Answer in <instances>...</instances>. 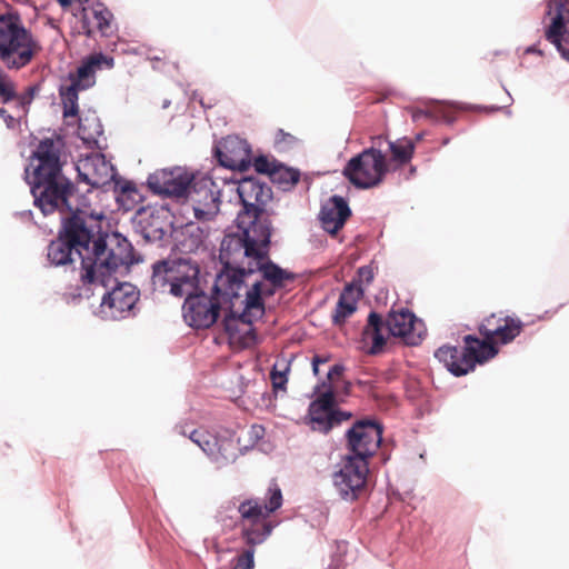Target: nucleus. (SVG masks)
I'll use <instances>...</instances> for the list:
<instances>
[{
    "mask_svg": "<svg viewBox=\"0 0 569 569\" xmlns=\"http://www.w3.org/2000/svg\"><path fill=\"white\" fill-rule=\"evenodd\" d=\"M24 172L34 204L44 216L64 207L71 212L70 218H62L63 229L48 247V259L52 264H67L73 261L74 254L79 256L82 286L96 288L108 286L113 273L134 262L132 246L124 237L113 233L107 239H93L94 226L88 220L104 219L102 211L87 206L72 210L70 182L61 174L59 151L52 140L39 143Z\"/></svg>",
    "mask_w": 569,
    "mask_h": 569,
    "instance_id": "obj_1",
    "label": "nucleus"
},
{
    "mask_svg": "<svg viewBox=\"0 0 569 569\" xmlns=\"http://www.w3.org/2000/svg\"><path fill=\"white\" fill-rule=\"evenodd\" d=\"M522 323L518 319L492 315L480 326L483 341L467 336L463 351L456 347L443 346L436 351L435 357L455 376L467 375L475 369L476 363H483L498 353L495 343L510 342L520 333Z\"/></svg>",
    "mask_w": 569,
    "mask_h": 569,
    "instance_id": "obj_2",
    "label": "nucleus"
},
{
    "mask_svg": "<svg viewBox=\"0 0 569 569\" xmlns=\"http://www.w3.org/2000/svg\"><path fill=\"white\" fill-rule=\"evenodd\" d=\"M220 259L226 270L217 277L216 293L237 298L246 278L254 274V267H260V250L251 247L241 232L230 233L221 242Z\"/></svg>",
    "mask_w": 569,
    "mask_h": 569,
    "instance_id": "obj_3",
    "label": "nucleus"
},
{
    "mask_svg": "<svg viewBox=\"0 0 569 569\" xmlns=\"http://www.w3.org/2000/svg\"><path fill=\"white\" fill-rule=\"evenodd\" d=\"M260 282H252V290L247 291L244 298L241 297V292L237 298L218 295L220 301L230 303V311L226 315L223 325L230 345L233 347L247 348L256 342L252 323L264 312L260 301Z\"/></svg>",
    "mask_w": 569,
    "mask_h": 569,
    "instance_id": "obj_4",
    "label": "nucleus"
},
{
    "mask_svg": "<svg viewBox=\"0 0 569 569\" xmlns=\"http://www.w3.org/2000/svg\"><path fill=\"white\" fill-rule=\"evenodd\" d=\"M38 50L37 41L18 17L0 16V60L8 69L23 68Z\"/></svg>",
    "mask_w": 569,
    "mask_h": 569,
    "instance_id": "obj_5",
    "label": "nucleus"
},
{
    "mask_svg": "<svg viewBox=\"0 0 569 569\" xmlns=\"http://www.w3.org/2000/svg\"><path fill=\"white\" fill-rule=\"evenodd\" d=\"M343 367L335 365L327 373L328 382L316 388L317 398L310 403L309 420L313 430L328 432L333 426L350 418V415L336 409L335 393L342 376Z\"/></svg>",
    "mask_w": 569,
    "mask_h": 569,
    "instance_id": "obj_6",
    "label": "nucleus"
},
{
    "mask_svg": "<svg viewBox=\"0 0 569 569\" xmlns=\"http://www.w3.org/2000/svg\"><path fill=\"white\" fill-rule=\"evenodd\" d=\"M152 283L156 288H169L176 297L191 296L198 291L199 267L190 259L158 262L153 266Z\"/></svg>",
    "mask_w": 569,
    "mask_h": 569,
    "instance_id": "obj_7",
    "label": "nucleus"
},
{
    "mask_svg": "<svg viewBox=\"0 0 569 569\" xmlns=\"http://www.w3.org/2000/svg\"><path fill=\"white\" fill-rule=\"evenodd\" d=\"M111 68L113 59L102 53H94L86 59L76 73L69 74V84H62L60 97L63 106V117L67 124H71L78 114V92L89 89L96 83L94 73L102 66Z\"/></svg>",
    "mask_w": 569,
    "mask_h": 569,
    "instance_id": "obj_8",
    "label": "nucleus"
},
{
    "mask_svg": "<svg viewBox=\"0 0 569 569\" xmlns=\"http://www.w3.org/2000/svg\"><path fill=\"white\" fill-rule=\"evenodd\" d=\"M282 505L281 490L271 486L268 490V502L262 506L258 501L249 500L240 505L239 512L246 521L243 535L247 543L254 546L264 541L271 533V526L267 518Z\"/></svg>",
    "mask_w": 569,
    "mask_h": 569,
    "instance_id": "obj_9",
    "label": "nucleus"
},
{
    "mask_svg": "<svg viewBox=\"0 0 569 569\" xmlns=\"http://www.w3.org/2000/svg\"><path fill=\"white\" fill-rule=\"evenodd\" d=\"M134 259V263L139 260ZM133 264V262H132ZM129 263L124 268L119 269L112 274L111 282L104 288L111 287L117 283L110 291L103 295L99 306L98 315L102 319L120 320L133 313L134 306L139 299V291L129 282H117V274H123L128 271Z\"/></svg>",
    "mask_w": 569,
    "mask_h": 569,
    "instance_id": "obj_10",
    "label": "nucleus"
},
{
    "mask_svg": "<svg viewBox=\"0 0 569 569\" xmlns=\"http://www.w3.org/2000/svg\"><path fill=\"white\" fill-rule=\"evenodd\" d=\"M386 170L385 156L379 150L368 149L348 162L343 174L356 187L366 189L378 184Z\"/></svg>",
    "mask_w": 569,
    "mask_h": 569,
    "instance_id": "obj_11",
    "label": "nucleus"
},
{
    "mask_svg": "<svg viewBox=\"0 0 569 569\" xmlns=\"http://www.w3.org/2000/svg\"><path fill=\"white\" fill-rule=\"evenodd\" d=\"M369 472L368 461L347 456L333 473V486L342 499L352 501L363 491Z\"/></svg>",
    "mask_w": 569,
    "mask_h": 569,
    "instance_id": "obj_12",
    "label": "nucleus"
},
{
    "mask_svg": "<svg viewBox=\"0 0 569 569\" xmlns=\"http://www.w3.org/2000/svg\"><path fill=\"white\" fill-rule=\"evenodd\" d=\"M192 182L187 196L194 217L200 222L211 221L219 212L220 190L209 177L194 178Z\"/></svg>",
    "mask_w": 569,
    "mask_h": 569,
    "instance_id": "obj_13",
    "label": "nucleus"
},
{
    "mask_svg": "<svg viewBox=\"0 0 569 569\" xmlns=\"http://www.w3.org/2000/svg\"><path fill=\"white\" fill-rule=\"evenodd\" d=\"M547 14L550 24L546 30V38L569 62V0H550Z\"/></svg>",
    "mask_w": 569,
    "mask_h": 569,
    "instance_id": "obj_14",
    "label": "nucleus"
},
{
    "mask_svg": "<svg viewBox=\"0 0 569 569\" xmlns=\"http://www.w3.org/2000/svg\"><path fill=\"white\" fill-rule=\"evenodd\" d=\"M194 176L184 167L166 168L154 171L148 177V186L157 193L181 197L184 196Z\"/></svg>",
    "mask_w": 569,
    "mask_h": 569,
    "instance_id": "obj_15",
    "label": "nucleus"
},
{
    "mask_svg": "<svg viewBox=\"0 0 569 569\" xmlns=\"http://www.w3.org/2000/svg\"><path fill=\"white\" fill-rule=\"evenodd\" d=\"M348 446L352 457L367 460L379 448L382 439V429L375 421H358L347 433Z\"/></svg>",
    "mask_w": 569,
    "mask_h": 569,
    "instance_id": "obj_16",
    "label": "nucleus"
},
{
    "mask_svg": "<svg viewBox=\"0 0 569 569\" xmlns=\"http://www.w3.org/2000/svg\"><path fill=\"white\" fill-rule=\"evenodd\" d=\"M76 170L82 182L94 188H101L114 181L113 166L101 153L80 156Z\"/></svg>",
    "mask_w": 569,
    "mask_h": 569,
    "instance_id": "obj_17",
    "label": "nucleus"
},
{
    "mask_svg": "<svg viewBox=\"0 0 569 569\" xmlns=\"http://www.w3.org/2000/svg\"><path fill=\"white\" fill-rule=\"evenodd\" d=\"M190 439L214 462L218 467L233 461L237 457V442L232 437L218 439L206 430H194Z\"/></svg>",
    "mask_w": 569,
    "mask_h": 569,
    "instance_id": "obj_18",
    "label": "nucleus"
},
{
    "mask_svg": "<svg viewBox=\"0 0 569 569\" xmlns=\"http://www.w3.org/2000/svg\"><path fill=\"white\" fill-rule=\"evenodd\" d=\"M182 312L184 321L190 327L209 328L218 318V303L207 295L196 292L186 298Z\"/></svg>",
    "mask_w": 569,
    "mask_h": 569,
    "instance_id": "obj_19",
    "label": "nucleus"
},
{
    "mask_svg": "<svg viewBox=\"0 0 569 569\" xmlns=\"http://www.w3.org/2000/svg\"><path fill=\"white\" fill-rule=\"evenodd\" d=\"M216 156L221 166L244 171L251 163V149L246 140L229 136L222 139L214 148Z\"/></svg>",
    "mask_w": 569,
    "mask_h": 569,
    "instance_id": "obj_20",
    "label": "nucleus"
},
{
    "mask_svg": "<svg viewBox=\"0 0 569 569\" xmlns=\"http://www.w3.org/2000/svg\"><path fill=\"white\" fill-rule=\"evenodd\" d=\"M386 327L393 337L401 338L407 345H418L426 333L423 322L408 310L392 311L389 313Z\"/></svg>",
    "mask_w": 569,
    "mask_h": 569,
    "instance_id": "obj_21",
    "label": "nucleus"
},
{
    "mask_svg": "<svg viewBox=\"0 0 569 569\" xmlns=\"http://www.w3.org/2000/svg\"><path fill=\"white\" fill-rule=\"evenodd\" d=\"M234 187L238 197L243 206V211L247 216L256 217V213L270 200V189L252 178H243Z\"/></svg>",
    "mask_w": 569,
    "mask_h": 569,
    "instance_id": "obj_22",
    "label": "nucleus"
},
{
    "mask_svg": "<svg viewBox=\"0 0 569 569\" xmlns=\"http://www.w3.org/2000/svg\"><path fill=\"white\" fill-rule=\"evenodd\" d=\"M237 223L247 242L251 247L260 250V258L264 256V249L268 246L271 236L268 223L258 220L257 216H247L246 213L238 214Z\"/></svg>",
    "mask_w": 569,
    "mask_h": 569,
    "instance_id": "obj_23",
    "label": "nucleus"
},
{
    "mask_svg": "<svg viewBox=\"0 0 569 569\" xmlns=\"http://www.w3.org/2000/svg\"><path fill=\"white\" fill-rule=\"evenodd\" d=\"M350 216V209L343 198L333 196L321 208L320 222L325 231L336 234Z\"/></svg>",
    "mask_w": 569,
    "mask_h": 569,
    "instance_id": "obj_24",
    "label": "nucleus"
},
{
    "mask_svg": "<svg viewBox=\"0 0 569 569\" xmlns=\"http://www.w3.org/2000/svg\"><path fill=\"white\" fill-rule=\"evenodd\" d=\"M111 12L102 3L83 9V28L88 36L96 30L107 34L111 29Z\"/></svg>",
    "mask_w": 569,
    "mask_h": 569,
    "instance_id": "obj_25",
    "label": "nucleus"
},
{
    "mask_svg": "<svg viewBox=\"0 0 569 569\" xmlns=\"http://www.w3.org/2000/svg\"><path fill=\"white\" fill-rule=\"evenodd\" d=\"M383 330L385 323L381 321V318L375 312L370 313L368 325L362 333V341L365 346H369V353L375 355L383 349L387 339Z\"/></svg>",
    "mask_w": 569,
    "mask_h": 569,
    "instance_id": "obj_26",
    "label": "nucleus"
},
{
    "mask_svg": "<svg viewBox=\"0 0 569 569\" xmlns=\"http://www.w3.org/2000/svg\"><path fill=\"white\" fill-rule=\"evenodd\" d=\"M362 296V289L357 284H349L342 291L337 303L335 321L343 322L357 310V302Z\"/></svg>",
    "mask_w": 569,
    "mask_h": 569,
    "instance_id": "obj_27",
    "label": "nucleus"
},
{
    "mask_svg": "<svg viewBox=\"0 0 569 569\" xmlns=\"http://www.w3.org/2000/svg\"><path fill=\"white\" fill-rule=\"evenodd\" d=\"M263 257L264 256H262L260 258V267H258V268L254 267V272L257 270L261 271L263 280H258L256 278L253 279V274L249 279L246 278L244 283H243V289H242V291H244L246 295H247V291L252 290V282H254V281L261 283V286H260V297H261L262 293H264V287L267 286V282H270V284H272V286H279L282 283V281L284 279V272L279 267H277L274 264H263L262 263Z\"/></svg>",
    "mask_w": 569,
    "mask_h": 569,
    "instance_id": "obj_28",
    "label": "nucleus"
},
{
    "mask_svg": "<svg viewBox=\"0 0 569 569\" xmlns=\"http://www.w3.org/2000/svg\"><path fill=\"white\" fill-rule=\"evenodd\" d=\"M78 136L87 144L96 143L102 133L101 123L94 112L82 114L78 119Z\"/></svg>",
    "mask_w": 569,
    "mask_h": 569,
    "instance_id": "obj_29",
    "label": "nucleus"
},
{
    "mask_svg": "<svg viewBox=\"0 0 569 569\" xmlns=\"http://www.w3.org/2000/svg\"><path fill=\"white\" fill-rule=\"evenodd\" d=\"M183 236H184V238L181 241L183 251L194 252L201 246L204 244V242L209 236V230L201 228L196 222H190L186 226Z\"/></svg>",
    "mask_w": 569,
    "mask_h": 569,
    "instance_id": "obj_30",
    "label": "nucleus"
},
{
    "mask_svg": "<svg viewBox=\"0 0 569 569\" xmlns=\"http://www.w3.org/2000/svg\"><path fill=\"white\" fill-rule=\"evenodd\" d=\"M290 370V365L286 359H278L270 372V379L272 382L273 390L284 391L286 385L288 382V373Z\"/></svg>",
    "mask_w": 569,
    "mask_h": 569,
    "instance_id": "obj_31",
    "label": "nucleus"
},
{
    "mask_svg": "<svg viewBox=\"0 0 569 569\" xmlns=\"http://www.w3.org/2000/svg\"><path fill=\"white\" fill-rule=\"evenodd\" d=\"M392 159L399 163L408 162L413 153L415 146L409 139H399L389 143Z\"/></svg>",
    "mask_w": 569,
    "mask_h": 569,
    "instance_id": "obj_32",
    "label": "nucleus"
},
{
    "mask_svg": "<svg viewBox=\"0 0 569 569\" xmlns=\"http://www.w3.org/2000/svg\"><path fill=\"white\" fill-rule=\"evenodd\" d=\"M114 183L116 189L120 191V193L117 196L118 203L126 209H130L131 204L134 203L139 197L134 186L131 182L120 183L114 181Z\"/></svg>",
    "mask_w": 569,
    "mask_h": 569,
    "instance_id": "obj_33",
    "label": "nucleus"
},
{
    "mask_svg": "<svg viewBox=\"0 0 569 569\" xmlns=\"http://www.w3.org/2000/svg\"><path fill=\"white\" fill-rule=\"evenodd\" d=\"M279 162H277L274 159L268 158L266 156L257 157L253 161V167L257 172L259 173H267L271 178L273 177L274 172H277Z\"/></svg>",
    "mask_w": 569,
    "mask_h": 569,
    "instance_id": "obj_34",
    "label": "nucleus"
},
{
    "mask_svg": "<svg viewBox=\"0 0 569 569\" xmlns=\"http://www.w3.org/2000/svg\"><path fill=\"white\" fill-rule=\"evenodd\" d=\"M272 179L280 183L295 184L299 180V172L279 163Z\"/></svg>",
    "mask_w": 569,
    "mask_h": 569,
    "instance_id": "obj_35",
    "label": "nucleus"
},
{
    "mask_svg": "<svg viewBox=\"0 0 569 569\" xmlns=\"http://www.w3.org/2000/svg\"><path fill=\"white\" fill-rule=\"evenodd\" d=\"M16 96L14 84L6 73L0 70V97L9 101Z\"/></svg>",
    "mask_w": 569,
    "mask_h": 569,
    "instance_id": "obj_36",
    "label": "nucleus"
},
{
    "mask_svg": "<svg viewBox=\"0 0 569 569\" xmlns=\"http://www.w3.org/2000/svg\"><path fill=\"white\" fill-rule=\"evenodd\" d=\"M254 567V550L248 549L242 555L234 559L232 569H253Z\"/></svg>",
    "mask_w": 569,
    "mask_h": 569,
    "instance_id": "obj_37",
    "label": "nucleus"
},
{
    "mask_svg": "<svg viewBox=\"0 0 569 569\" xmlns=\"http://www.w3.org/2000/svg\"><path fill=\"white\" fill-rule=\"evenodd\" d=\"M274 142L280 149H287L295 142V137L289 133H284L282 130H279L276 134Z\"/></svg>",
    "mask_w": 569,
    "mask_h": 569,
    "instance_id": "obj_38",
    "label": "nucleus"
},
{
    "mask_svg": "<svg viewBox=\"0 0 569 569\" xmlns=\"http://www.w3.org/2000/svg\"><path fill=\"white\" fill-rule=\"evenodd\" d=\"M359 277L361 280H365L366 282H370L373 278V272H372L371 268L362 267L359 269Z\"/></svg>",
    "mask_w": 569,
    "mask_h": 569,
    "instance_id": "obj_39",
    "label": "nucleus"
},
{
    "mask_svg": "<svg viewBox=\"0 0 569 569\" xmlns=\"http://www.w3.org/2000/svg\"><path fill=\"white\" fill-rule=\"evenodd\" d=\"M327 361H328V358H326V357L315 356L313 359H312V370H313V373L318 375L319 365L320 363H325Z\"/></svg>",
    "mask_w": 569,
    "mask_h": 569,
    "instance_id": "obj_40",
    "label": "nucleus"
},
{
    "mask_svg": "<svg viewBox=\"0 0 569 569\" xmlns=\"http://www.w3.org/2000/svg\"><path fill=\"white\" fill-rule=\"evenodd\" d=\"M526 52H528V53H529V52H536V53L541 54V51H540V50H538V49H536L535 47H529V48L526 50Z\"/></svg>",
    "mask_w": 569,
    "mask_h": 569,
    "instance_id": "obj_41",
    "label": "nucleus"
},
{
    "mask_svg": "<svg viewBox=\"0 0 569 569\" xmlns=\"http://www.w3.org/2000/svg\"><path fill=\"white\" fill-rule=\"evenodd\" d=\"M90 291H91V288H88V289L86 290L84 295H86L87 297H89Z\"/></svg>",
    "mask_w": 569,
    "mask_h": 569,
    "instance_id": "obj_42",
    "label": "nucleus"
},
{
    "mask_svg": "<svg viewBox=\"0 0 569 569\" xmlns=\"http://www.w3.org/2000/svg\"><path fill=\"white\" fill-rule=\"evenodd\" d=\"M0 112H3V110H0Z\"/></svg>",
    "mask_w": 569,
    "mask_h": 569,
    "instance_id": "obj_43",
    "label": "nucleus"
}]
</instances>
